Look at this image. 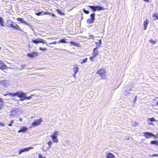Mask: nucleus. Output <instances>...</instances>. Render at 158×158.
<instances>
[{"label":"nucleus","instance_id":"7ed1b4c3","mask_svg":"<svg viewBox=\"0 0 158 158\" xmlns=\"http://www.w3.org/2000/svg\"><path fill=\"white\" fill-rule=\"evenodd\" d=\"M31 42L35 44L41 43L44 44H45L48 47H52L48 45V44L46 43V42L45 40L40 38H38L35 40H32Z\"/></svg>","mask_w":158,"mask_h":158},{"label":"nucleus","instance_id":"5701e85b","mask_svg":"<svg viewBox=\"0 0 158 158\" xmlns=\"http://www.w3.org/2000/svg\"><path fill=\"white\" fill-rule=\"evenodd\" d=\"M86 38H87L88 39H94V36L92 35H89L88 36L86 37Z\"/></svg>","mask_w":158,"mask_h":158},{"label":"nucleus","instance_id":"1a4fd4ad","mask_svg":"<svg viewBox=\"0 0 158 158\" xmlns=\"http://www.w3.org/2000/svg\"><path fill=\"white\" fill-rule=\"evenodd\" d=\"M17 20L18 21L20 22L21 23H25V24H26L28 26L30 27L31 28V29L34 31V29L31 27V26L28 24L22 18H18L17 19Z\"/></svg>","mask_w":158,"mask_h":158},{"label":"nucleus","instance_id":"b1692460","mask_svg":"<svg viewBox=\"0 0 158 158\" xmlns=\"http://www.w3.org/2000/svg\"><path fill=\"white\" fill-rule=\"evenodd\" d=\"M58 44H60V43H66L67 42L65 41V40L64 39H62L60 40L58 42Z\"/></svg>","mask_w":158,"mask_h":158},{"label":"nucleus","instance_id":"2eb2a0df","mask_svg":"<svg viewBox=\"0 0 158 158\" xmlns=\"http://www.w3.org/2000/svg\"><path fill=\"white\" fill-rule=\"evenodd\" d=\"M0 83L4 86H7L9 85V82L6 80H2L0 81Z\"/></svg>","mask_w":158,"mask_h":158},{"label":"nucleus","instance_id":"49530a36","mask_svg":"<svg viewBox=\"0 0 158 158\" xmlns=\"http://www.w3.org/2000/svg\"><path fill=\"white\" fill-rule=\"evenodd\" d=\"M131 89H132V90H133L132 91H136V90L137 89H134V88H131Z\"/></svg>","mask_w":158,"mask_h":158},{"label":"nucleus","instance_id":"72a5a7b5","mask_svg":"<svg viewBox=\"0 0 158 158\" xmlns=\"http://www.w3.org/2000/svg\"><path fill=\"white\" fill-rule=\"evenodd\" d=\"M138 124V123L135 121L132 123V125L133 126H135Z\"/></svg>","mask_w":158,"mask_h":158},{"label":"nucleus","instance_id":"37998d69","mask_svg":"<svg viewBox=\"0 0 158 158\" xmlns=\"http://www.w3.org/2000/svg\"><path fill=\"white\" fill-rule=\"evenodd\" d=\"M41 13H42L41 12H39L38 13H36V15H37L38 16H39V15H40L41 14Z\"/></svg>","mask_w":158,"mask_h":158},{"label":"nucleus","instance_id":"ddd939ff","mask_svg":"<svg viewBox=\"0 0 158 158\" xmlns=\"http://www.w3.org/2000/svg\"><path fill=\"white\" fill-rule=\"evenodd\" d=\"M98 49V46L94 49L93 55H94V56H95L97 55H98V52L97 51Z\"/></svg>","mask_w":158,"mask_h":158},{"label":"nucleus","instance_id":"de8ad7c7","mask_svg":"<svg viewBox=\"0 0 158 158\" xmlns=\"http://www.w3.org/2000/svg\"><path fill=\"white\" fill-rule=\"evenodd\" d=\"M12 125V124L10 123L8 124V125L10 126H11Z\"/></svg>","mask_w":158,"mask_h":158},{"label":"nucleus","instance_id":"f704fd0d","mask_svg":"<svg viewBox=\"0 0 158 158\" xmlns=\"http://www.w3.org/2000/svg\"><path fill=\"white\" fill-rule=\"evenodd\" d=\"M149 41L151 43H152L153 44H155L156 42V41L153 40L152 39L150 40Z\"/></svg>","mask_w":158,"mask_h":158},{"label":"nucleus","instance_id":"9b49d317","mask_svg":"<svg viewBox=\"0 0 158 158\" xmlns=\"http://www.w3.org/2000/svg\"><path fill=\"white\" fill-rule=\"evenodd\" d=\"M38 53L35 52H33L31 53H28L27 56L29 57L32 58L38 55Z\"/></svg>","mask_w":158,"mask_h":158},{"label":"nucleus","instance_id":"20e7f679","mask_svg":"<svg viewBox=\"0 0 158 158\" xmlns=\"http://www.w3.org/2000/svg\"><path fill=\"white\" fill-rule=\"evenodd\" d=\"M97 74L100 75L101 76V78L102 79H106L105 76L106 73L105 69H102L97 71Z\"/></svg>","mask_w":158,"mask_h":158},{"label":"nucleus","instance_id":"f03ea898","mask_svg":"<svg viewBox=\"0 0 158 158\" xmlns=\"http://www.w3.org/2000/svg\"><path fill=\"white\" fill-rule=\"evenodd\" d=\"M58 133H59L58 131H56L53 134L50 136L54 143H57L58 142V139L57 138V136L58 135Z\"/></svg>","mask_w":158,"mask_h":158},{"label":"nucleus","instance_id":"e433bc0d","mask_svg":"<svg viewBox=\"0 0 158 158\" xmlns=\"http://www.w3.org/2000/svg\"><path fill=\"white\" fill-rule=\"evenodd\" d=\"M32 96H33V95H31L30 96H29V97H26L25 96V98H26V99H30L31 98V97Z\"/></svg>","mask_w":158,"mask_h":158},{"label":"nucleus","instance_id":"864d4df0","mask_svg":"<svg viewBox=\"0 0 158 158\" xmlns=\"http://www.w3.org/2000/svg\"><path fill=\"white\" fill-rule=\"evenodd\" d=\"M22 66L23 68H24L25 67V65H22Z\"/></svg>","mask_w":158,"mask_h":158},{"label":"nucleus","instance_id":"a18cd8bd","mask_svg":"<svg viewBox=\"0 0 158 158\" xmlns=\"http://www.w3.org/2000/svg\"><path fill=\"white\" fill-rule=\"evenodd\" d=\"M0 125L1 126H4V123H0Z\"/></svg>","mask_w":158,"mask_h":158},{"label":"nucleus","instance_id":"6e6552de","mask_svg":"<svg viewBox=\"0 0 158 158\" xmlns=\"http://www.w3.org/2000/svg\"><path fill=\"white\" fill-rule=\"evenodd\" d=\"M43 121V120L41 118H40L39 119H36L35 120V122L31 123L32 126L34 127L37 126V125H40V123L42 122Z\"/></svg>","mask_w":158,"mask_h":158},{"label":"nucleus","instance_id":"f3484780","mask_svg":"<svg viewBox=\"0 0 158 158\" xmlns=\"http://www.w3.org/2000/svg\"><path fill=\"white\" fill-rule=\"evenodd\" d=\"M6 68V65L3 62L0 61V69L2 70L5 69Z\"/></svg>","mask_w":158,"mask_h":158},{"label":"nucleus","instance_id":"4468645a","mask_svg":"<svg viewBox=\"0 0 158 158\" xmlns=\"http://www.w3.org/2000/svg\"><path fill=\"white\" fill-rule=\"evenodd\" d=\"M26 94L23 92H17V96L19 98H22L25 97Z\"/></svg>","mask_w":158,"mask_h":158},{"label":"nucleus","instance_id":"8fccbe9b","mask_svg":"<svg viewBox=\"0 0 158 158\" xmlns=\"http://www.w3.org/2000/svg\"><path fill=\"white\" fill-rule=\"evenodd\" d=\"M76 73H74V74H73V77H74L75 78L76 77Z\"/></svg>","mask_w":158,"mask_h":158},{"label":"nucleus","instance_id":"2f4dec72","mask_svg":"<svg viewBox=\"0 0 158 158\" xmlns=\"http://www.w3.org/2000/svg\"><path fill=\"white\" fill-rule=\"evenodd\" d=\"M48 144L49 145L48 148H49L51 145L52 144V143L51 141H49L48 142Z\"/></svg>","mask_w":158,"mask_h":158},{"label":"nucleus","instance_id":"423d86ee","mask_svg":"<svg viewBox=\"0 0 158 158\" xmlns=\"http://www.w3.org/2000/svg\"><path fill=\"white\" fill-rule=\"evenodd\" d=\"M95 14L94 13L91 14L90 15V18L87 19V22L88 23L91 24L93 23L95 19Z\"/></svg>","mask_w":158,"mask_h":158},{"label":"nucleus","instance_id":"6ab92c4d","mask_svg":"<svg viewBox=\"0 0 158 158\" xmlns=\"http://www.w3.org/2000/svg\"><path fill=\"white\" fill-rule=\"evenodd\" d=\"M27 130V128H26V127H22L21 128L20 130L18 131V132L20 133V132H25Z\"/></svg>","mask_w":158,"mask_h":158},{"label":"nucleus","instance_id":"5fc2aeb1","mask_svg":"<svg viewBox=\"0 0 158 158\" xmlns=\"http://www.w3.org/2000/svg\"><path fill=\"white\" fill-rule=\"evenodd\" d=\"M22 119L21 118H19V120H20V121H21L22 120Z\"/></svg>","mask_w":158,"mask_h":158},{"label":"nucleus","instance_id":"473e14b6","mask_svg":"<svg viewBox=\"0 0 158 158\" xmlns=\"http://www.w3.org/2000/svg\"><path fill=\"white\" fill-rule=\"evenodd\" d=\"M39 158H46L44 156H43L41 154H39Z\"/></svg>","mask_w":158,"mask_h":158},{"label":"nucleus","instance_id":"c85d7f7f","mask_svg":"<svg viewBox=\"0 0 158 158\" xmlns=\"http://www.w3.org/2000/svg\"><path fill=\"white\" fill-rule=\"evenodd\" d=\"M3 103V101L2 100V99L0 98V109L2 107Z\"/></svg>","mask_w":158,"mask_h":158},{"label":"nucleus","instance_id":"4c0bfd02","mask_svg":"<svg viewBox=\"0 0 158 158\" xmlns=\"http://www.w3.org/2000/svg\"><path fill=\"white\" fill-rule=\"evenodd\" d=\"M47 49L46 48H43L41 47H40V50H41V51H44L45 50H46Z\"/></svg>","mask_w":158,"mask_h":158},{"label":"nucleus","instance_id":"7c9ffc66","mask_svg":"<svg viewBox=\"0 0 158 158\" xmlns=\"http://www.w3.org/2000/svg\"><path fill=\"white\" fill-rule=\"evenodd\" d=\"M83 11L86 14H88L89 13V11L88 10H85V9H83Z\"/></svg>","mask_w":158,"mask_h":158},{"label":"nucleus","instance_id":"f8f14e48","mask_svg":"<svg viewBox=\"0 0 158 158\" xmlns=\"http://www.w3.org/2000/svg\"><path fill=\"white\" fill-rule=\"evenodd\" d=\"M106 158H115L114 156L110 152H106Z\"/></svg>","mask_w":158,"mask_h":158},{"label":"nucleus","instance_id":"ea45409f","mask_svg":"<svg viewBox=\"0 0 158 158\" xmlns=\"http://www.w3.org/2000/svg\"><path fill=\"white\" fill-rule=\"evenodd\" d=\"M57 11L58 13L59 14H60V15H63V13H62L61 12V11L59 10H57Z\"/></svg>","mask_w":158,"mask_h":158},{"label":"nucleus","instance_id":"0eeeda50","mask_svg":"<svg viewBox=\"0 0 158 158\" xmlns=\"http://www.w3.org/2000/svg\"><path fill=\"white\" fill-rule=\"evenodd\" d=\"M33 149V147H30L29 148H22L20 150H19L18 151V153L19 154H20L26 151H28L30 149Z\"/></svg>","mask_w":158,"mask_h":158},{"label":"nucleus","instance_id":"412c9836","mask_svg":"<svg viewBox=\"0 0 158 158\" xmlns=\"http://www.w3.org/2000/svg\"><path fill=\"white\" fill-rule=\"evenodd\" d=\"M152 16L155 19H158V14L157 13L153 14Z\"/></svg>","mask_w":158,"mask_h":158},{"label":"nucleus","instance_id":"a878e982","mask_svg":"<svg viewBox=\"0 0 158 158\" xmlns=\"http://www.w3.org/2000/svg\"><path fill=\"white\" fill-rule=\"evenodd\" d=\"M151 143L153 144H155L156 146H158V142L156 141H152Z\"/></svg>","mask_w":158,"mask_h":158},{"label":"nucleus","instance_id":"bb28decb","mask_svg":"<svg viewBox=\"0 0 158 158\" xmlns=\"http://www.w3.org/2000/svg\"><path fill=\"white\" fill-rule=\"evenodd\" d=\"M87 58H85L84 59L81 60V61L80 63L81 64H83V63H85L87 61Z\"/></svg>","mask_w":158,"mask_h":158},{"label":"nucleus","instance_id":"c9c22d12","mask_svg":"<svg viewBox=\"0 0 158 158\" xmlns=\"http://www.w3.org/2000/svg\"><path fill=\"white\" fill-rule=\"evenodd\" d=\"M9 95L12 96H17V93H10L9 94Z\"/></svg>","mask_w":158,"mask_h":158},{"label":"nucleus","instance_id":"c03bdc74","mask_svg":"<svg viewBox=\"0 0 158 158\" xmlns=\"http://www.w3.org/2000/svg\"><path fill=\"white\" fill-rule=\"evenodd\" d=\"M137 96H136L135 97V98L134 99V102H135L136 101V99H137Z\"/></svg>","mask_w":158,"mask_h":158},{"label":"nucleus","instance_id":"a211bd4d","mask_svg":"<svg viewBox=\"0 0 158 158\" xmlns=\"http://www.w3.org/2000/svg\"><path fill=\"white\" fill-rule=\"evenodd\" d=\"M78 68L77 64H75L73 66V70L74 73H77L78 71Z\"/></svg>","mask_w":158,"mask_h":158},{"label":"nucleus","instance_id":"4be33fe9","mask_svg":"<svg viewBox=\"0 0 158 158\" xmlns=\"http://www.w3.org/2000/svg\"><path fill=\"white\" fill-rule=\"evenodd\" d=\"M0 24L1 26H4V21L1 17H0Z\"/></svg>","mask_w":158,"mask_h":158},{"label":"nucleus","instance_id":"a19ab883","mask_svg":"<svg viewBox=\"0 0 158 158\" xmlns=\"http://www.w3.org/2000/svg\"><path fill=\"white\" fill-rule=\"evenodd\" d=\"M22 98H21L19 100L21 101H23L24 100L26 99V98H25V97H22Z\"/></svg>","mask_w":158,"mask_h":158},{"label":"nucleus","instance_id":"c756f323","mask_svg":"<svg viewBox=\"0 0 158 158\" xmlns=\"http://www.w3.org/2000/svg\"><path fill=\"white\" fill-rule=\"evenodd\" d=\"M148 120L149 121L151 122H154L156 120L155 119V118H148Z\"/></svg>","mask_w":158,"mask_h":158},{"label":"nucleus","instance_id":"603ef678","mask_svg":"<svg viewBox=\"0 0 158 158\" xmlns=\"http://www.w3.org/2000/svg\"><path fill=\"white\" fill-rule=\"evenodd\" d=\"M14 120H12L11 121H10V122L11 123H12V124H13V123H14Z\"/></svg>","mask_w":158,"mask_h":158},{"label":"nucleus","instance_id":"f257e3e1","mask_svg":"<svg viewBox=\"0 0 158 158\" xmlns=\"http://www.w3.org/2000/svg\"><path fill=\"white\" fill-rule=\"evenodd\" d=\"M6 24L8 27H13L15 29L21 31L20 27L16 23H14L10 20H8Z\"/></svg>","mask_w":158,"mask_h":158},{"label":"nucleus","instance_id":"cd10ccee","mask_svg":"<svg viewBox=\"0 0 158 158\" xmlns=\"http://www.w3.org/2000/svg\"><path fill=\"white\" fill-rule=\"evenodd\" d=\"M70 43L72 45H74L76 46H78L79 44L78 43H76L72 41L70 42Z\"/></svg>","mask_w":158,"mask_h":158},{"label":"nucleus","instance_id":"39448f33","mask_svg":"<svg viewBox=\"0 0 158 158\" xmlns=\"http://www.w3.org/2000/svg\"><path fill=\"white\" fill-rule=\"evenodd\" d=\"M88 7H89L90 8H91V10H93L94 11H99L103 9V7L99 6H89Z\"/></svg>","mask_w":158,"mask_h":158},{"label":"nucleus","instance_id":"3c124183","mask_svg":"<svg viewBox=\"0 0 158 158\" xmlns=\"http://www.w3.org/2000/svg\"><path fill=\"white\" fill-rule=\"evenodd\" d=\"M143 1L147 2H149V0H143Z\"/></svg>","mask_w":158,"mask_h":158},{"label":"nucleus","instance_id":"393cba45","mask_svg":"<svg viewBox=\"0 0 158 158\" xmlns=\"http://www.w3.org/2000/svg\"><path fill=\"white\" fill-rule=\"evenodd\" d=\"M133 91L132 89H126L125 90V94H128L130 93V91Z\"/></svg>","mask_w":158,"mask_h":158},{"label":"nucleus","instance_id":"6e6d98bb","mask_svg":"<svg viewBox=\"0 0 158 158\" xmlns=\"http://www.w3.org/2000/svg\"><path fill=\"white\" fill-rule=\"evenodd\" d=\"M148 124L152 125V123H148Z\"/></svg>","mask_w":158,"mask_h":158},{"label":"nucleus","instance_id":"052dcab7","mask_svg":"<svg viewBox=\"0 0 158 158\" xmlns=\"http://www.w3.org/2000/svg\"><path fill=\"white\" fill-rule=\"evenodd\" d=\"M1 48L0 47V50H1Z\"/></svg>","mask_w":158,"mask_h":158},{"label":"nucleus","instance_id":"aec40b11","mask_svg":"<svg viewBox=\"0 0 158 158\" xmlns=\"http://www.w3.org/2000/svg\"><path fill=\"white\" fill-rule=\"evenodd\" d=\"M96 47L98 46V48H99L100 45L102 44L101 40H100L98 41V42H96Z\"/></svg>","mask_w":158,"mask_h":158},{"label":"nucleus","instance_id":"09e8293b","mask_svg":"<svg viewBox=\"0 0 158 158\" xmlns=\"http://www.w3.org/2000/svg\"><path fill=\"white\" fill-rule=\"evenodd\" d=\"M53 44H57V42L56 41H55L53 42H52Z\"/></svg>","mask_w":158,"mask_h":158},{"label":"nucleus","instance_id":"dca6fc26","mask_svg":"<svg viewBox=\"0 0 158 158\" xmlns=\"http://www.w3.org/2000/svg\"><path fill=\"white\" fill-rule=\"evenodd\" d=\"M149 23V20L148 19L145 21L143 23V29L146 30L147 29L148 25Z\"/></svg>","mask_w":158,"mask_h":158},{"label":"nucleus","instance_id":"13d9d810","mask_svg":"<svg viewBox=\"0 0 158 158\" xmlns=\"http://www.w3.org/2000/svg\"><path fill=\"white\" fill-rule=\"evenodd\" d=\"M156 104L158 106V102H157Z\"/></svg>","mask_w":158,"mask_h":158},{"label":"nucleus","instance_id":"4d7b16f0","mask_svg":"<svg viewBox=\"0 0 158 158\" xmlns=\"http://www.w3.org/2000/svg\"><path fill=\"white\" fill-rule=\"evenodd\" d=\"M49 44H53L52 42V43H49Z\"/></svg>","mask_w":158,"mask_h":158},{"label":"nucleus","instance_id":"79ce46f5","mask_svg":"<svg viewBox=\"0 0 158 158\" xmlns=\"http://www.w3.org/2000/svg\"><path fill=\"white\" fill-rule=\"evenodd\" d=\"M95 56H94V55H93V56H91L90 57L89 59L90 60L93 61V59L95 57Z\"/></svg>","mask_w":158,"mask_h":158},{"label":"nucleus","instance_id":"9d476101","mask_svg":"<svg viewBox=\"0 0 158 158\" xmlns=\"http://www.w3.org/2000/svg\"><path fill=\"white\" fill-rule=\"evenodd\" d=\"M143 134H144V136L147 139H148L151 136H155L152 133L148 132H144Z\"/></svg>","mask_w":158,"mask_h":158},{"label":"nucleus","instance_id":"bf43d9fd","mask_svg":"<svg viewBox=\"0 0 158 158\" xmlns=\"http://www.w3.org/2000/svg\"><path fill=\"white\" fill-rule=\"evenodd\" d=\"M50 39V38H48V39Z\"/></svg>","mask_w":158,"mask_h":158},{"label":"nucleus","instance_id":"58836bf2","mask_svg":"<svg viewBox=\"0 0 158 158\" xmlns=\"http://www.w3.org/2000/svg\"><path fill=\"white\" fill-rule=\"evenodd\" d=\"M150 156V157H154V156H158V154H154L153 155H152L151 156Z\"/></svg>","mask_w":158,"mask_h":158}]
</instances>
